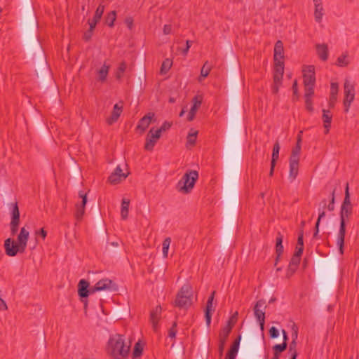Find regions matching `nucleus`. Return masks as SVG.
Wrapping results in <instances>:
<instances>
[{
	"label": "nucleus",
	"mask_w": 359,
	"mask_h": 359,
	"mask_svg": "<svg viewBox=\"0 0 359 359\" xmlns=\"http://www.w3.org/2000/svg\"><path fill=\"white\" fill-rule=\"evenodd\" d=\"M315 4L314 16L318 22H320L324 15L323 7L320 0H313Z\"/></svg>",
	"instance_id": "7c9ffc66"
},
{
	"label": "nucleus",
	"mask_w": 359,
	"mask_h": 359,
	"mask_svg": "<svg viewBox=\"0 0 359 359\" xmlns=\"http://www.w3.org/2000/svg\"><path fill=\"white\" fill-rule=\"evenodd\" d=\"M172 65V61L170 59H165L161 67L160 72L161 74H165L170 69Z\"/></svg>",
	"instance_id": "a19ab883"
},
{
	"label": "nucleus",
	"mask_w": 359,
	"mask_h": 359,
	"mask_svg": "<svg viewBox=\"0 0 359 359\" xmlns=\"http://www.w3.org/2000/svg\"><path fill=\"white\" fill-rule=\"evenodd\" d=\"M316 52L318 57L323 60L326 61L328 58V47L325 43L316 44Z\"/></svg>",
	"instance_id": "c756f323"
},
{
	"label": "nucleus",
	"mask_w": 359,
	"mask_h": 359,
	"mask_svg": "<svg viewBox=\"0 0 359 359\" xmlns=\"http://www.w3.org/2000/svg\"><path fill=\"white\" fill-rule=\"evenodd\" d=\"M172 126V123L169 121H165L161 126L156 130V131L161 136L162 133L169 130Z\"/></svg>",
	"instance_id": "864d4df0"
},
{
	"label": "nucleus",
	"mask_w": 359,
	"mask_h": 359,
	"mask_svg": "<svg viewBox=\"0 0 359 359\" xmlns=\"http://www.w3.org/2000/svg\"><path fill=\"white\" fill-rule=\"evenodd\" d=\"M274 61H283L284 59V47L280 40L276 41L274 46Z\"/></svg>",
	"instance_id": "a878e982"
},
{
	"label": "nucleus",
	"mask_w": 359,
	"mask_h": 359,
	"mask_svg": "<svg viewBox=\"0 0 359 359\" xmlns=\"http://www.w3.org/2000/svg\"><path fill=\"white\" fill-rule=\"evenodd\" d=\"M344 198L341 204V207H353L351 201L350 193H349V184L347 182L345 187Z\"/></svg>",
	"instance_id": "72a5a7b5"
},
{
	"label": "nucleus",
	"mask_w": 359,
	"mask_h": 359,
	"mask_svg": "<svg viewBox=\"0 0 359 359\" xmlns=\"http://www.w3.org/2000/svg\"><path fill=\"white\" fill-rule=\"evenodd\" d=\"M241 340V336L239 335L233 342L230 350L229 351L226 359H235L238 353L240 342Z\"/></svg>",
	"instance_id": "bb28decb"
},
{
	"label": "nucleus",
	"mask_w": 359,
	"mask_h": 359,
	"mask_svg": "<svg viewBox=\"0 0 359 359\" xmlns=\"http://www.w3.org/2000/svg\"><path fill=\"white\" fill-rule=\"evenodd\" d=\"M20 224V211L17 203H12L11 221L10 222V229L11 236H15L19 228Z\"/></svg>",
	"instance_id": "f8f14e48"
},
{
	"label": "nucleus",
	"mask_w": 359,
	"mask_h": 359,
	"mask_svg": "<svg viewBox=\"0 0 359 359\" xmlns=\"http://www.w3.org/2000/svg\"><path fill=\"white\" fill-rule=\"evenodd\" d=\"M273 81L276 83L282 81L284 74V61H274Z\"/></svg>",
	"instance_id": "393cba45"
},
{
	"label": "nucleus",
	"mask_w": 359,
	"mask_h": 359,
	"mask_svg": "<svg viewBox=\"0 0 359 359\" xmlns=\"http://www.w3.org/2000/svg\"><path fill=\"white\" fill-rule=\"evenodd\" d=\"M193 290L190 285H184L176 295L174 306L179 309H187L192 304Z\"/></svg>",
	"instance_id": "0eeeda50"
},
{
	"label": "nucleus",
	"mask_w": 359,
	"mask_h": 359,
	"mask_svg": "<svg viewBox=\"0 0 359 359\" xmlns=\"http://www.w3.org/2000/svg\"><path fill=\"white\" fill-rule=\"evenodd\" d=\"M351 217H345L344 220L340 217V226L337 236V244L339 246V252L342 255L344 253V238L346 235V224L349 222Z\"/></svg>",
	"instance_id": "ddd939ff"
},
{
	"label": "nucleus",
	"mask_w": 359,
	"mask_h": 359,
	"mask_svg": "<svg viewBox=\"0 0 359 359\" xmlns=\"http://www.w3.org/2000/svg\"><path fill=\"white\" fill-rule=\"evenodd\" d=\"M117 290L118 286L113 280L109 278H103L91 287V292L95 293L102 290L117 291Z\"/></svg>",
	"instance_id": "9b49d317"
},
{
	"label": "nucleus",
	"mask_w": 359,
	"mask_h": 359,
	"mask_svg": "<svg viewBox=\"0 0 359 359\" xmlns=\"http://www.w3.org/2000/svg\"><path fill=\"white\" fill-rule=\"evenodd\" d=\"M109 69V66L104 64L101 69L98 71L100 81L103 82L106 80L108 75Z\"/></svg>",
	"instance_id": "58836bf2"
},
{
	"label": "nucleus",
	"mask_w": 359,
	"mask_h": 359,
	"mask_svg": "<svg viewBox=\"0 0 359 359\" xmlns=\"http://www.w3.org/2000/svg\"><path fill=\"white\" fill-rule=\"evenodd\" d=\"M283 239V235L280 233V232H278V236L276 237V252L277 254V257L276 259L275 264H277V262L283 251V246L282 244Z\"/></svg>",
	"instance_id": "2f4dec72"
},
{
	"label": "nucleus",
	"mask_w": 359,
	"mask_h": 359,
	"mask_svg": "<svg viewBox=\"0 0 359 359\" xmlns=\"http://www.w3.org/2000/svg\"><path fill=\"white\" fill-rule=\"evenodd\" d=\"M123 104L122 102L114 104L111 116L107 118V123L109 125H112L118 120L123 111Z\"/></svg>",
	"instance_id": "4be33fe9"
},
{
	"label": "nucleus",
	"mask_w": 359,
	"mask_h": 359,
	"mask_svg": "<svg viewBox=\"0 0 359 359\" xmlns=\"http://www.w3.org/2000/svg\"><path fill=\"white\" fill-rule=\"evenodd\" d=\"M279 151H280V145H279V143L277 142L273 145L271 162L276 163V161L279 157Z\"/></svg>",
	"instance_id": "8fccbe9b"
},
{
	"label": "nucleus",
	"mask_w": 359,
	"mask_h": 359,
	"mask_svg": "<svg viewBox=\"0 0 359 359\" xmlns=\"http://www.w3.org/2000/svg\"><path fill=\"white\" fill-rule=\"evenodd\" d=\"M344 104L345 107V111L348 112L351 104L353 102L355 98V90L353 85L350 82L348 79H346L344 84Z\"/></svg>",
	"instance_id": "9d476101"
},
{
	"label": "nucleus",
	"mask_w": 359,
	"mask_h": 359,
	"mask_svg": "<svg viewBox=\"0 0 359 359\" xmlns=\"http://www.w3.org/2000/svg\"><path fill=\"white\" fill-rule=\"evenodd\" d=\"M198 178V173L196 170H188L177 184V189L184 194L189 193L194 187Z\"/></svg>",
	"instance_id": "6e6552de"
},
{
	"label": "nucleus",
	"mask_w": 359,
	"mask_h": 359,
	"mask_svg": "<svg viewBox=\"0 0 359 359\" xmlns=\"http://www.w3.org/2000/svg\"><path fill=\"white\" fill-rule=\"evenodd\" d=\"M353 214V207H341L340 208V217L344 220L345 217H351Z\"/></svg>",
	"instance_id": "37998d69"
},
{
	"label": "nucleus",
	"mask_w": 359,
	"mask_h": 359,
	"mask_svg": "<svg viewBox=\"0 0 359 359\" xmlns=\"http://www.w3.org/2000/svg\"><path fill=\"white\" fill-rule=\"evenodd\" d=\"M269 334L271 338L275 339L278 336V330L275 327H271L269 329Z\"/></svg>",
	"instance_id": "774afa93"
},
{
	"label": "nucleus",
	"mask_w": 359,
	"mask_h": 359,
	"mask_svg": "<svg viewBox=\"0 0 359 359\" xmlns=\"http://www.w3.org/2000/svg\"><path fill=\"white\" fill-rule=\"evenodd\" d=\"M176 327H177V323L174 322L172 324V326L169 330V337H170L175 338L176 334H177Z\"/></svg>",
	"instance_id": "e2e57ef3"
},
{
	"label": "nucleus",
	"mask_w": 359,
	"mask_h": 359,
	"mask_svg": "<svg viewBox=\"0 0 359 359\" xmlns=\"http://www.w3.org/2000/svg\"><path fill=\"white\" fill-rule=\"evenodd\" d=\"M297 269V267L289 265L286 272V277L287 278H290L294 273Z\"/></svg>",
	"instance_id": "69168bd1"
},
{
	"label": "nucleus",
	"mask_w": 359,
	"mask_h": 359,
	"mask_svg": "<svg viewBox=\"0 0 359 359\" xmlns=\"http://www.w3.org/2000/svg\"><path fill=\"white\" fill-rule=\"evenodd\" d=\"M306 108L309 111H313L311 97H305Z\"/></svg>",
	"instance_id": "338daca9"
},
{
	"label": "nucleus",
	"mask_w": 359,
	"mask_h": 359,
	"mask_svg": "<svg viewBox=\"0 0 359 359\" xmlns=\"http://www.w3.org/2000/svg\"><path fill=\"white\" fill-rule=\"evenodd\" d=\"M193 106L191 107L190 111L196 112L198 111L202 103V97L201 96L196 95L193 98Z\"/></svg>",
	"instance_id": "c03bdc74"
},
{
	"label": "nucleus",
	"mask_w": 359,
	"mask_h": 359,
	"mask_svg": "<svg viewBox=\"0 0 359 359\" xmlns=\"http://www.w3.org/2000/svg\"><path fill=\"white\" fill-rule=\"evenodd\" d=\"M243 345L245 350L251 355H257L261 351L259 338L250 331L244 332Z\"/></svg>",
	"instance_id": "1a4fd4ad"
},
{
	"label": "nucleus",
	"mask_w": 359,
	"mask_h": 359,
	"mask_svg": "<svg viewBox=\"0 0 359 359\" xmlns=\"http://www.w3.org/2000/svg\"><path fill=\"white\" fill-rule=\"evenodd\" d=\"M303 238H304V230L300 229L299 232L298 238H297V246H296V251L297 250H299V249H301L302 253L303 252V250H304V241H303Z\"/></svg>",
	"instance_id": "49530a36"
},
{
	"label": "nucleus",
	"mask_w": 359,
	"mask_h": 359,
	"mask_svg": "<svg viewBox=\"0 0 359 359\" xmlns=\"http://www.w3.org/2000/svg\"><path fill=\"white\" fill-rule=\"evenodd\" d=\"M171 243L170 237L165 238L163 242V255L165 258L168 257V249Z\"/></svg>",
	"instance_id": "de8ad7c7"
},
{
	"label": "nucleus",
	"mask_w": 359,
	"mask_h": 359,
	"mask_svg": "<svg viewBox=\"0 0 359 359\" xmlns=\"http://www.w3.org/2000/svg\"><path fill=\"white\" fill-rule=\"evenodd\" d=\"M130 346L124 342L121 334H116L109 341V351L114 359H124L128 355Z\"/></svg>",
	"instance_id": "423d86ee"
},
{
	"label": "nucleus",
	"mask_w": 359,
	"mask_h": 359,
	"mask_svg": "<svg viewBox=\"0 0 359 359\" xmlns=\"http://www.w3.org/2000/svg\"><path fill=\"white\" fill-rule=\"evenodd\" d=\"M299 159L290 158V172L289 177L294 180L299 172Z\"/></svg>",
	"instance_id": "c85d7f7f"
},
{
	"label": "nucleus",
	"mask_w": 359,
	"mask_h": 359,
	"mask_svg": "<svg viewBox=\"0 0 359 359\" xmlns=\"http://www.w3.org/2000/svg\"><path fill=\"white\" fill-rule=\"evenodd\" d=\"M231 332H229V328H223L219 334V347H218V352L220 357L223 355V352L224 350L225 344L226 342V340L229 337V334Z\"/></svg>",
	"instance_id": "5701e85b"
},
{
	"label": "nucleus",
	"mask_w": 359,
	"mask_h": 359,
	"mask_svg": "<svg viewBox=\"0 0 359 359\" xmlns=\"http://www.w3.org/2000/svg\"><path fill=\"white\" fill-rule=\"evenodd\" d=\"M119 245H120V243L118 241L111 242L109 243V248L108 249V251L109 252H116V251L118 250Z\"/></svg>",
	"instance_id": "13d9d810"
},
{
	"label": "nucleus",
	"mask_w": 359,
	"mask_h": 359,
	"mask_svg": "<svg viewBox=\"0 0 359 359\" xmlns=\"http://www.w3.org/2000/svg\"><path fill=\"white\" fill-rule=\"evenodd\" d=\"M241 161H224V222L222 239L223 250L227 249L233 235L238 205V184Z\"/></svg>",
	"instance_id": "f03ea898"
},
{
	"label": "nucleus",
	"mask_w": 359,
	"mask_h": 359,
	"mask_svg": "<svg viewBox=\"0 0 359 359\" xmlns=\"http://www.w3.org/2000/svg\"><path fill=\"white\" fill-rule=\"evenodd\" d=\"M303 79L304 86H315V67L313 65L304 66L303 68Z\"/></svg>",
	"instance_id": "dca6fc26"
},
{
	"label": "nucleus",
	"mask_w": 359,
	"mask_h": 359,
	"mask_svg": "<svg viewBox=\"0 0 359 359\" xmlns=\"http://www.w3.org/2000/svg\"><path fill=\"white\" fill-rule=\"evenodd\" d=\"M215 294V291H213L210 296L208 297L205 310V318L206 324L208 326L210 325L211 322L212 312L215 311L213 309V300Z\"/></svg>",
	"instance_id": "412c9836"
},
{
	"label": "nucleus",
	"mask_w": 359,
	"mask_h": 359,
	"mask_svg": "<svg viewBox=\"0 0 359 359\" xmlns=\"http://www.w3.org/2000/svg\"><path fill=\"white\" fill-rule=\"evenodd\" d=\"M323 120L324 122V127L325 128V133L327 134L329 133L332 116L330 114V112L329 110L323 109Z\"/></svg>",
	"instance_id": "473e14b6"
},
{
	"label": "nucleus",
	"mask_w": 359,
	"mask_h": 359,
	"mask_svg": "<svg viewBox=\"0 0 359 359\" xmlns=\"http://www.w3.org/2000/svg\"><path fill=\"white\" fill-rule=\"evenodd\" d=\"M127 67L126 62L123 61L121 62L119 67L117 69L116 73V77L117 79H121L123 76V74L124 72L126 71Z\"/></svg>",
	"instance_id": "09e8293b"
},
{
	"label": "nucleus",
	"mask_w": 359,
	"mask_h": 359,
	"mask_svg": "<svg viewBox=\"0 0 359 359\" xmlns=\"http://www.w3.org/2000/svg\"><path fill=\"white\" fill-rule=\"evenodd\" d=\"M89 283L82 279L78 284V294L81 298H86L91 292V287L88 289Z\"/></svg>",
	"instance_id": "b1692460"
},
{
	"label": "nucleus",
	"mask_w": 359,
	"mask_h": 359,
	"mask_svg": "<svg viewBox=\"0 0 359 359\" xmlns=\"http://www.w3.org/2000/svg\"><path fill=\"white\" fill-rule=\"evenodd\" d=\"M142 351H143L142 346L140 345V344L139 342L136 343L135 345V347H134L133 353V358L140 357L142 355Z\"/></svg>",
	"instance_id": "5fc2aeb1"
},
{
	"label": "nucleus",
	"mask_w": 359,
	"mask_h": 359,
	"mask_svg": "<svg viewBox=\"0 0 359 359\" xmlns=\"http://www.w3.org/2000/svg\"><path fill=\"white\" fill-rule=\"evenodd\" d=\"M145 81V75L142 70L139 71L138 76L136 79L135 88L140 90L142 88Z\"/></svg>",
	"instance_id": "4c0bfd02"
},
{
	"label": "nucleus",
	"mask_w": 359,
	"mask_h": 359,
	"mask_svg": "<svg viewBox=\"0 0 359 359\" xmlns=\"http://www.w3.org/2000/svg\"><path fill=\"white\" fill-rule=\"evenodd\" d=\"M348 55L344 54L337 58V65L339 67H346L348 65V60H347Z\"/></svg>",
	"instance_id": "603ef678"
},
{
	"label": "nucleus",
	"mask_w": 359,
	"mask_h": 359,
	"mask_svg": "<svg viewBox=\"0 0 359 359\" xmlns=\"http://www.w3.org/2000/svg\"><path fill=\"white\" fill-rule=\"evenodd\" d=\"M287 346V342H283L280 344H276L273 347V350L274 351V355L276 356V358L279 357V354L284 351L286 350Z\"/></svg>",
	"instance_id": "ea45409f"
},
{
	"label": "nucleus",
	"mask_w": 359,
	"mask_h": 359,
	"mask_svg": "<svg viewBox=\"0 0 359 359\" xmlns=\"http://www.w3.org/2000/svg\"><path fill=\"white\" fill-rule=\"evenodd\" d=\"M81 10L83 19H85V18L88 15L90 12L88 4H86V2L82 3Z\"/></svg>",
	"instance_id": "bf43d9fd"
},
{
	"label": "nucleus",
	"mask_w": 359,
	"mask_h": 359,
	"mask_svg": "<svg viewBox=\"0 0 359 359\" xmlns=\"http://www.w3.org/2000/svg\"><path fill=\"white\" fill-rule=\"evenodd\" d=\"M262 307L264 309L266 307L264 299H260L257 302L254 307V313L257 321L259 323L261 330H263L265 323V312L260 309Z\"/></svg>",
	"instance_id": "4468645a"
},
{
	"label": "nucleus",
	"mask_w": 359,
	"mask_h": 359,
	"mask_svg": "<svg viewBox=\"0 0 359 359\" xmlns=\"http://www.w3.org/2000/svg\"><path fill=\"white\" fill-rule=\"evenodd\" d=\"M29 237V232L25 229L22 227L20 233L17 238V243L11 238H8L4 241V248L6 254L10 257L15 256L18 252L23 253L27 245V241Z\"/></svg>",
	"instance_id": "39448f33"
},
{
	"label": "nucleus",
	"mask_w": 359,
	"mask_h": 359,
	"mask_svg": "<svg viewBox=\"0 0 359 359\" xmlns=\"http://www.w3.org/2000/svg\"><path fill=\"white\" fill-rule=\"evenodd\" d=\"M79 196L82 198V201L80 204H76V212L74 216L77 221H81L85 213V206L87 203V196L86 194L82 191L79 192Z\"/></svg>",
	"instance_id": "a211bd4d"
},
{
	"label": "nucleus",
	"mask_w": 359,
	"mask_h": 359,
	"mask_svg": "<svg viewBox=\"0 0 359 359\" xmlns=\"http://www.w3.org/2000/svg\"><path fill=\"white\" fill-rule=\"evenodd\" d=\"M161 313L162 308L160 305L156 306L150 312L149 320L154 332L158 330V323L161 317Z\"/></svg>",
	"instance_id": "6ab92c4d"
},
{
	"label": "nucleus",
	"mask_w": 359,
	"mask_h": 359,
	"mask_svg": "<svg viewBox=\"0 0 359 359\" xmlns=\"http://www.w3.org/2000/svg\"><path fill=\"white\" fill-rule=\"evenodd\" d=\"M160 138L161 135L154 130V128H151L146 137L144 149L149 151H153L155 144Z\"/></svg>",
	"instance_id": "2eb2a0df"
},
{
	"label": "nucleus",
	"mask_w": 359,
	"mask_h": 359,
	"mask_svg": "<svg viewBox=\"0 0 359 359\" xmlns=\"http://www.w3.org/2000/svg\"><path fill=\"white\" fill-rule=\"evenodd\" d=\"M95 215H96V222H97V229L100 233H102L104 232V229L102 228V220L98 215L97 210L95 211Z\"/></svg>",
	"instance_id": "052dcab7"
},
{
	"label": "nucleus",
	"mask_w": 359,
	"mask_h": 359,
	"mask_svg": "<svg viewBox=\"0 0 359 359\" xmlns=\"http://www.w3.org/2000/svg\"><path fill=\"white\" fill-rule=\"evenodd\" d=\"M238 313L236 311L229 319L227 321L226 325L224 328H229V332H231V330L234 325L236 323L238 320Z\"/></svg>",
	"instance_id": "79ce46f5"
},
{
	"label": "nucleus",
	"mask_w": 359,
	"mask_h": 359,
	"mask_svg": "<svg viewBox=\"0 0 359 359\" xmlns=\"http://www.w3.org/2000/svg\"><path fill=\"white\" fill-rule=\"evenodd\" d=\"M155 115L154 113L149 112L144 116L140 121L136 127L137 130H140V133H144L146 130L149 128V125L152 122Z\"/></svg>",
	"instance_id": "aec40b11"
},
{
	"label": "nucleus",
	"mask_w": 359,
	"mask_h": 359,
	"mask_svg": "<svg viewBox=\"0 0 359 359\" xmlns=\"http://www.w3.org/2000/svg\"><path fill=\"white\" fill-rule=\"evenodd\" d=\"M302 250L301 249L297 250L295 253L293 255L289 265L292 266L294 267L298 268V266L300 262L301 256H302Z\"/></svg>",
	"instance_id": "e433bc0d"
},
{
	"label": "nucleus",
	"mask_w": 359,
	"mask_h": 359,
	"mask_svg": "<svg viewBox=\"0 0 359 359\" xmlns=\"http://www.w3.org/2000/svg\"><path fill=\"white\" fill-rule=\"evenodd\" d=\"M338 90H339L338 83H331L330 95L337 96Z\"/></svg>",
	"instance_id": "680f3d73"
},
{
	"label": "nucleus",
	"mask_w": 359,
	"mask_h": 359,
	"mask_svg": "<svg viewBox=\"0 0 359 359\" xmlns=\"http://www.w3.org/2000/svg\"><path fill=\"white\" fill-rule=\"evenodd\" d=\"M229 88L231 90L229 123L224 152V161H241V145L239 138L241 115L239 109L238 65L234 56H229Z\"/></svg>",
	"instance_id": "f257e3e1"
},
{
	"label": "nucleus",
	"mask_w": 359,
	"mask_h": 359,
	"mask_svg": "<svg viewBox=\"0 0 359 359\" xmlns=\"http://www.w3.org/2000/svg\"><path fill=\"white\" fill-rule=\"evenodd\" d=\"M116 18V12L115 11H111L109 13H108L107 18H106V23L110 27H112L114 25V22Z\"/></svg>",
	"instance_id": "a18cd8bd"
},
{
	"label": "nucleus",
	"mask_w": 359,
	"mask_h": 359,
	"mask_svg": "<svg viewBox=\"0 0 359 359\" xmlns=\"http://www.w3.org/2000/svg\"><path fill=\"white\" fill-rule=\"evenodd\" d=\"M301 151V144L297 143L296 147L292 149L290 158L299 159V154Z\"/></svg>",
	"instance_id": "6e6d98bb"
},
{
	"label": "nucleus",
	"mask_w": 359,
	"mask_h": 359,
	"mask_svg": "<svg viewBox=\"0 0 359 359\" xmlns=\"http://www.w3.org/2000/svg\"><path fill=\"white\" fill-rule=\"evenodd\" d=\"M130 205V201L126 198L122 200L121 215L123 219H126L128 215V208Z\"/></svg>",
	"instance_id": "c9c22d12"
},
{
	"label": "nucleus",
	"mask_w": 359,
	"mask_h": 359,
	"mask_svg": "<svg viewBox=\"0 0 359 359\" xmlns=\"http://www.w3.org/2000/svg\"><path fill=\"white\" fill-rule=\"evenodd\" d=\"M314 86H304L305 97H311L314 94Z\"/></svg>",
	"instance_id": "4d7b16f0"
},
{
	"label": "nucleus",
	"mask_w": 359,
	"mask_h": 359,
	"mask_svg": "<svg viewBox=\"0 0 359 359\" xmlns=\"http://www.w3.org/2000/svg\"><path fill=\"white\" fill-rule=\"evenodd\" d=\"M316 278L320 290V295L326 301L332 291L336 280L337 262L334 256L315 257Z\"/></svg>",
	"instance_id": "20e7f679"
},
{
	"label": "nucleus",
	"mask_w": 359,
	"mask_h": 359,
	"mask_svg": "<svg viewBox=\"0 0 359 359\" xmlns=\"http://www.w3.org/2000/svg\"><path fill=\"white\" fill-rule=\"evenodd\" d=\"M211 69H212L211 65H210L208 64V61H206V62L204 63V65H203V66L202 67V68H201V75H200V76H199V78H198V81H199V82H201V81H202V80H203L204 78L207 77V76L209 75L210 72L211 71Z\"/></svg>",
	"instance_id": "f704fd0d"
},
{
	"label": "nucleus",
	"mask_w": 359,
	"mask_h": 359,
	"mask_svg": "<svg viewBox=\"0 0 359 359\" xmlns=\"http://www.w3.org/2000/svg\"><path fill=\"white\" fill-rule=\"evenodd\" d=\"M104 6L103 5H99L97 8L93 20L88 21L89 27L90 29H94L97 23L100 21L102 15L104 13Z\"/></svg>",
	"instance_id": "cd10ccee"
},
{
	"label": "nucleus",
	"mask_w": 359,
	"mask_h": 359,
	"mask_svg": "<svg viewBox=\"0 0 359 359\" xmlns=\"http://www.w3.org/2000/svg\"><path fill=\"white\" fill-rule=\"evenodd\" d=\"M22 39L28 56L29 57H36L37 59V76L43 82V88H45L50 75V70L47 64L41 42L35 36V28L38 27V21L30 1L22 0Z\"/></svg>",
	"instance_id": "7ed1b4c3"
},
{
	"label": "nucleus",
	"mask_w": 359,
	"mask_h": 359,
	"mask_svg": "<svg viewBox=\"0 0 359 359\" xmlns=\"http://www.w3.org/2000/svg\"><path fill=\"white\" fill-rule=\"evenodd\" d=\"M335 191L334 190L332 193V198L330 202V203L327 205V209L330 211H333L334 210V200H335V196H334Z\"/></svg>",
	"instance_id": "0e129e2a"
},
{
	"label": "nucleus",
	"mask_w": 359,
	"mask_h": 359,
	"mask_svg": "<svg viewBox=\"0 0 359 359\" xmlns=\"http://www.w3.org/2000/svg\"><path fill=\"white\" fill-rule=\"evenodd\" d=\"M198 132L191 129L187 136V143L194 145L196 142Z\"/></svg>",
	"instance_id": "3c124183"
},
{
	"label": "nucleus",
	"mask_w": 359,
	"mask_h": 359,
	"mask_svg": "<svg viewBox=\"0 0 359 359\" xmlns=\"http://www.w3.org/2000/svg\"><path fill=\"white\" fill-rule=\"evenodd\" d=\"M129 175V172H123L119 165H118L114 171L109 175L108 181L111 184H117L124 180Z\"/></svg>",
	"instance_id": "f3484780"
}]
</instances>
